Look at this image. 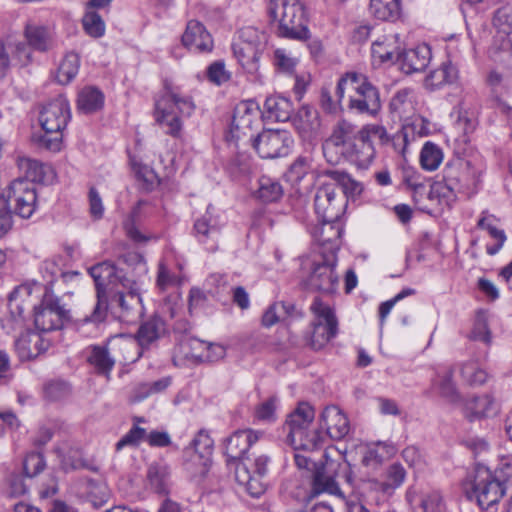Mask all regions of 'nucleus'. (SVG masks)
Here are the masks:
<instances>
[{"label": "nucleus", "mask_w": 512, "mask_h": 512, "mask_svg": "<svg viewBox=\"0 0 512 512\" xmlns=\"http://www.w3.org/2000/svg\"><path fill=\"white\" fill-rule=\"evenodd\" d=\"M120 260L126 268L104 261L89 269L95 281L97 302L87 321H103L108 310L125 323L135 322L142 316L140 292L148 272L146 261L137 252H129Z\"/></svg>", "instance_id": "1"}, {"label": "nucleus", "mask_w": 512, "mask_h": 512, "mask_svg": "<svg viewBox=\"0 0 512 512\" xmlns=\"http://www.w3.org/2000/svg\"><path fill=\"white\" fill-rule=\"evenodd\" d=\"M481 173V165L464 158L454 159L443 169V182H436L430 186L429 198H437L439 202L442 199L449 201L448 194L453 197L462 194L469 198L479 190Z\"/></svg>", "instance_id": "2"}, {"label": "nucleus", "mask_w": 512, "mask_h": 512, "mask_svg": "<svg viewBox=\"0 0 512 512\" xmlns=\"http://www.w3.org/2000/svg\"><path fill=\"white\" fill-rule=\"evenodd\" d=\"M512 466L509 463L491 472L483 465H477L464 483V491L470 500H475L481 509L494 508L506 492L511 481Z\"/></svg>", "instance_id": "3"}, {"label": "nucleus", "mask_w": 512, "mask_h": 512, "mask_svg": "<svg viewBox=\"0 0 512 512\" xmlns=\"http://www.w3.org/2000/svg\"><path fill=\"white\" fill-rule=\"evenodd\" d=\"M37 207L35 185L22 179H14L0 194V238L12 228V213L28 219Z\"/></svg>", "instance_id": "4"}, {"label": "nucleus", "mask_w": 512, "mask_h": 512, "mask_svg": "<svg viewBox=\"0 0 512 512\" xmlns=\"http://www.w3.org/2000/svg\"><path fill=\"white\" fill-rule=\"evenodd\" d=\"M336 96L339 102L347 98L348 109L358 114L374 117L381 110L378 88L360 73L348 72L343 75L337 83Z\"/></svg>", "instance_id": "5"}, {"label": "nucleus", "mask_w": 512, "mask_h": 512, "mask_svg": "<svg viewBox=\"0 0 512 512\" xmlns=\"http://www.w3.org/2000/svg\"><path fill=\"white\" fill-rule=\"evenodd\" d=\"M195 108L192 97L166 85L163 94L155 100L154 119L166 135L181 139L183 118L190 117Z\"/></svg>", "instance_id": "6"}, {"label": "nucleus", "mask_w": 512, "mask_h": 512, "mask_svg": "<svg viewBox=\"0 0 512 512\" xmlns=\"http://www.w3.org/2000/svg\"><path fill=\"white\" fill-rule=\"evenodd\" d=\"M268 12L278 36L299 41L309 39L305 8L300 0H270Z\"/></svg>", "instance_id": "7"}, {"label": "nucleus", "mask_w": 512, "mask_h": 512, "mask_svg": "<svg viewBox=\"0 0 512 512\" xmlns=\"http://www.w3.org/2000/svg\"><path fill=\"white\" fill-rule=\"evenodd\" d=\"M70 119V107L64 97H57L48 102L41 110L39 123L44 134L34 136L40 148L58 152L62 147V132Z\"/></svg>", "instance_id": "8"}, {"label": "nucleus", "mask_w": 512, "mask_h": 512, "mask_svg": "<svg viewBox=\"0 0 512 512\" xmlns=\"http://www.w3.org/2000/svg\"><path fill=\"white\" fill-rule=\"evenodd\" d=\"M33 311L34 325L39 333L62 329L71 319L70 310L47 285L40 303L34 306Z\"/></svg>", "instance_id": "9"}, {"label": "nucleus", "mask_w": 512, "mask_h": 512, "mask_svg": "<svg viewBox=\"0 0 512 512\" xmlns=\"http://www.w3.org/2000/svg\"><path fill=\"white\" fill-rule=\"evenodd\" d=\"M270 460L268 455L259 454L253 458L247 456L236 465V481L253 497H259L265 492L266 484L263 479L268 473Z\"/></svg>", "instance_id": "10"}, {"label": "nucleus", "mask_w": 512, "mask_h": 512, "mask_svg": "<svg viewBox=\"0 0 512 512\" xmlns=\"http://www.w3.org/2000/svg\"><path fill=\"white\" fill-rule=\"evenodd\" d=\"M310 309L315 319L309 345L314 350H320L336 336L338 322L333 309L318 297L314 299Z\"/></svg>", "instance_id": "11"}, {"label": "nucleus", "mask_w": 512, "mask_h": 512, "mask_svg": "<svg viewBox=\"0 0 512 512\" xmlns=\"http://www.w3.org/2000/svg\"><path fill=\"white\" fill-rule=\"evenodd\" d=\"M359 130L346 120L338 121L331 135L323 142L322 150L326 161L330 164H338L343 160V154L358 137Z\"/></svg>", "instance_id": "12"}, {"label": "nucleus", "mask_w": 512, "mask_h": 512, "mask_svg": "<svg viewBox=\"0 0 512 512\" xmlns=\"http://www.w3.org/2000/svg\"><path fill=\"white\" fill-rule=\"evenodd\" d=\"M293 143L290 132L280 129H267L254 139L253 147L261 158L275 159L287 156Z\"/></svg>", "instance_id": "13"}, {"label": "nucleus", "mask_w": 512, "mask_h": 512, "mask_svg": "<svg viewBox=\"0 0 512 512\" xmlns=\"http://www.w3.org/2000/svg\"><path fill=\"white\" fill-rule=\"evenodd\" d=\"M344 199L336 193L335 183L323 182L314 196L315 212L321 220L336 221L344 210Z\"/></svg>", "instance_id": "14"}, {"label": "nucleus", "mask_w": 512, "mask_h": 512, "mask_svg": "<svg viewBox=\"0 0 512 512\" xmlns=\"http://www.w3.org/2000/svg\"><path fill=\"white\" fill-rule=\"evenodd\" d=\"M295 464L299 469L310 470L314 467V473L312 477L311 490L309 493L310 498H314L322 493H328L331 495L344 497L343 492L338 486V483L330 475H327L324 466H316V464L307 456L300 453L294 454Z\"/></svg>", "instance_id": "15"}, {"label": "nucleus", "mask_w": 512, "mask_h": 512, "mask_svg": "<svg viewBox=\"0 0 512 512\" xmlns=\"http://www.w3.org/2000/svg\"><path fill=\"white\" fill-rule=\"evenodd\" d=\"M32 289L28 285L15 288L8 297V313L0 321L2 329L10 334L25 326V302L30 297Z\"/></svg>", "instance_id": "16"}, {"label": "nucleus", "mask_w": 512, "mask_h": 512, "mask_svg": "<svg viewBox=\"0 0 512 512\" xmlns=\"http://www.w3.org/2000/svg\"><path fill=\"white\" fill-rule=\"evenodd\" d=\"M264 435L261 431L243 429L235 431L225 440V454L228 461L242 462L249 449Z\"/></svg>", "instance_id": "17"}, {"label": "nucleus", "mask_w": 512, "mask_h": 512, "mask_svg": "<svg viewBox=\"0 0 512 512\" xmlns=\"http://www.w3.org/2000/svg\"><path fill=\"white\" fill-rule=\"evenodd\" d=\"M307 285L315 291L326 294L334 293L338 286V276L335 272L334 263L324 259L314 263L312 271L307 278Z\"/></svg>", "instance_id": "18"}, {"label": "nucleus", "mask_w": 512, "mask_h": 512, "mask_svg": "<svg viewBox=\"0 0 512 512\" xmlns=\"http://www.w3.org/2000/svg\"><path fill=\"white\" fill-rule=\"evenodd\" d=\"M214 441L205 431H200L192 441V447L187 451L190 454V462L187 470H191L192 464L198 465L196 474L204 476L210 465Z\"/></svg>", "instance_id": "19"}, {"label": "nucleus", "mask_w": 512, "mask_h": 512, "mask_svg": "<svg viewBox=\"0 0 512 512\" xmlns=\"http://www.w3.org/2000/svg\"><path fill=\"white\" fill-rule=\"evenodd\" d=\"M260 111L254 102H241L234 110L231 133L233 137L240 138L246 136L248 132L253 130L255 124L258 123Z\"/></svg>", "instance_id": "20"}, {"label": "nucleus", "mask_w": 512, "mask_h": 512, "mask_svg": "<svg viewBox=\"0 0 512 512\" xmlns=\"http://www.w3.org/2000/svg\"><path fill=\"white\" fill-rule=\"evenodd\" d=\"M402 49L398 33H387L378 37L371 47L373 61L378 64L395 63Z\"/></svg>", "instance_id": "21"}, {"label": "nucleus", "mask_w": 512, "mask_h": 512, "mask_svg": "<svg viewBox=\"0 0 512 512\" xmlns=\"http://www.w3.org/2000/svg\"><path fill=\"white\" fill-rule=\"evenodd\" d=\"M406 500L411 512H445V503L439 491L409 489Z\"/></svg>", "instance_id": "22"}, {"label": "nucleus", "mask_w": 512, "mask_h": 512, "mask_svg": "<svg viewBox=\"0 0 512 512\" xmlns=\"http://www.w3.org/2000/svg\"><path fill=\"white\" fill-rule=\"evenodd\" d=\"M183 45L193 52L204 53L213 49V39L205 26L197 20L187 23L186 30L182 35Z\"/></svg>", "instance_id": "23"}, {"label": "nucleus", "mask_w": 512, "mask_h": 512, "mask_svg": "<svg viewBox=\"0 0 512 512\" xmlns=\"http://www.w3.org/2000/svg\"><path fill=\"white\" fill-rule=\"evenodd\" d=\"M51 345L50 340L36 331H28L15 340V349L22 361H28L44 353Z\"/></svg>", "instance_id": "24"}, {"label": "nucleus", "mask_w": 512, "mask_h": 512, "mask_svg": "<svg viewBox=\"0 0 512 512\" xmlns=\"http://www.w3.org/2000/svg\"><path fill=\"white\" fill-rule=\"evenodd\" d=\"M220 230L219 219L217 216L213 215L211 207L208 206L205 214L196 219L193 234L200 243L210 244L209 249L215 250Z\"/></svg>", "instance_id": "25"}, {"label": "nucleus", "mask_w": 512, "mask_h": 512, "mask_svg": "<svg viewBox=\"0 0 512 512\" xmlns=\"http://www.w3.org/2000/svg\"><path fill=\"white\" fill-rule=\"evenodd\" d=\"M233 53L242 68L250 74L259 70V60L263 52L261 42L243 40L233 44Z\"/></svg>", "instance_id": "26"}, {"label": "nucleus", "mask_w": 512, "mask_h": 512, "mask_svg": "<svg viewBox=\"0 0 512 512\" xmlns=\"http://www.w3.org/2000/svg\"><path fill=\"white\" fill-rule=\"evenodd\" d=\"M430 60L431 49L428 45L422 44L409 50L401 49L397 63H399L400 69L404 73L411 74L423 71L430 63Z\"/></svg>", "instance_id": "27"}, {"label": "nucleus", "mask_w": 512, "mask_h": 512, "mask_svg": "<svg viewBox=\"0 0 512 512\" xmlns=\"http://www.w3.org/2000/svg\"><path fill=\"white\" fill-rule=\"evenodd\" d=\"M16 164L21 173L24 174L22 179H27L35 185V183H47L54 177L52 167L39 160L32 159L27 156H18Z\"/></svg>", "instance_id": "28"}, {"label": "nucleus", "mask_w": 512, "mask_h": 512, "mask_svg": "<svg viewBox=\"0 0 512 512\" xmlns=\"http://www.w3.org/2000/svg\"><path fill=\"white\" fill-rule=\"evenodd\" d=\"M24 36L28 45L37 52L46 53L56 48L55 32L44 25L27 24Z\"/></svg>", "instance_id": "29"}, {"label": "nucleus", "mask_w": 512, "mask_h": 512, "mask_svg": "<svg viewBox=\"0 0 512 512\" xmlns=\"http://www.w3.org/2000/svg\"><path fill=\"white\" fill-rule=\"evenodd\" d=\"M320 420L326 428V435L331 439L341 440L349 433V421L337 406H327L322 411Z\"/></svg>", "instance_id": "30"}, {"label": "nucleus", "mask_w": 512, "mask_h": 512, "mask_svg": "<svg viewBox=\"0 0 512 512\" xmlns=\"http://www.w3.org/2000/svg\"><path fill=\"white\" fill-rule=\"evenodd\" d=\"M375 148L371 141L362 137L358 132V137L352 145L343 154V159L350 161L359 168H367L375 157Z\"/></svg>", "instance_id": "31"}, {"label": "nucleus", "mask_w": 512, "mask_h": 512, "mask_svg": "<svg viewBox=\"0 0 512 512\" xmlns=\"http://www.w3.org/2000/svg\"><path fill=\"white\" fill-rule=\"evenodd\" d=\"M314 409L308 403H300L298 407L289 414L285 426L288 429L287 440L295 436H300L301 433L310 428L314 420Z\"/></svg>", "instance_id": "32"}, {"label": "nucleus", "mask_w": 512, "mask_h": 512, "mask_svg": "<svg viewBox=\"0 0 512 512\" xmlns=\"http://www.w3.org/2000/svg\"><path fill=\"white\" fill-rule=\"evenodd\" d=\"M293 123L303 140L312 141L317 137L320 121L316 110L308 106L301 107Z\"/></svg>", "instance_id": "33"}, {"label": "nucleus", "mask_w": 512, "mask_h": 512, "mask_svg": "<svg viewBox=\"0 0 512 512\" xmlns=\"http://www.w3.org/2000/svg\"><path fill=\"white\" fill-rule=\"evenodd\" d=\"M454 369L450 366H444L437 369L435 377L432 380V387L438 394L448 402L455 403L459 401L460 396L453 381Z\"/></svg>", "instance_id": "34"}, {"label": "nucleus", "mask_w": 512, "mask_h": 512, "mask_svg": "<svg viewBox=\"0 0 512 512\" xmlns=\"http://www.w3.org/2000/svg\"><path fill=\"white\" fill-rule=\"evenodd\" d=\"M293 112L292 102L283 96H269L264 103V115L269 120L286 122Z\"/></svg>", "instance_id": "35"}, {"label": "nucleus", "mask_w": 512, "mask_h": 512, "mask_svg": "<svg viewBox=\"0 0 512 512\" xmlns=\"http://www.w3.org/2000/svg\"><path fill=\"white\" fill-rule=\"evenodd\" d=\"M499 220L487 211H483L477 222V227L486 230L488 234L496 240V244L487 246L486 250L489 255L497 254L506 241L504 230L498 227Z\"/></svg>", "instance_id": "36"}, {"label": "nucleus", "mask_w": 512, "mask_h": 512, "mask_svg": "<svg viewBox=\"0 0 512 512\" xmlns=\"http://www.w3.org/2000/svg\"><path fill=\"white\" fill-rule=\"evenodd\" d=\"M82 494L94 506L100 507L105 504L110 496L107 485L101 480L85 478L81 480Z\"/></svg>", "instance_id": "37"}, {"label": "nucleus", "mask_w": 512, "mask_h": 512, "mask_svg": "<svg viewBox=\"0 0 512 512\" xmlns=\"http://www.w3.org/2000/svg\"><path fill=\"white\" fill-rule=\"evenodd\" d=\"M458 78V70L451 62H444L439 68L431 71L425 78V86L431 90L445 84L454 83Z\"/></svg>", "instance_id": "38"}, {"label": "nucleus", "mask_w": 512, "mask_h": 512, "mask_svg": "<svg viewBox=\"0 0 512 512\" xmlns=\"http://www.w3.org/2000/svg\"><path fill=\"white\" fill-rule=\"evenodd\" d=\"M104 104V95L96 87L86 86L80 90L77 99L79 111L89 114L101 109Z\"/></svg>", "instance_id": "39"}, {"label": "nucleus", "mask_w": 512, "mask_h": 512, "mask_svg": "<svg viewBox=\"0 0 512 512\" xmlns=\"http://www.w3.org/2000/svg\"><path fill=\"white\" fill-rule=\"evenodd\" d=\"M255 195L264 203L276 202L283 195V187L278 180L263 175L258 180V189Z\"/></svg>", "instance_id": "40"}, {"label": "nucleus", "mask_w": 512, "mask_h": 512, "mask_svg": "<svg viewBox=\"0 0 512 512\" xmlns=\"http://www.w3.org/2000/svg\"><path fill=\"white\" fill-rule=\"evenodd\" d=\"M294 450L314 451L319 449L324 441L325 435L318 429H306L300 436H295L288 440Z\"/></svg>", "instance_id": "41"}, {"label": "nucleus", "mask_w": 512, "mask_h": 512, "mask_svg": "<svg viewBox=\"0 0 512 512\" xmlns=\"http://www.w3.org/2000/svg\"><path fill=\"white\" fill-rule=\"evenodd\" d=\"M87 359L99 374L105 376H109L115 365V359L106 346H92Z\"/></svg>", "instance_id": "42"}, {"label": "nucleus", "mask_w": 512, "mask_h": 512, "mask_svg": "<svg viewBox=\"0 0 512 512\" xmlns=\"http://www.w3.org/2000/svg\"><path fill=\"white\" fill-rule=\"evenodd\" d=\"M466 410L472 420L474 418L488 417L496 414L497 405L491 396L481 395L468 401Z\"/></svg>", "instance_id": "43"}, {"label": "nucleus", "mask_w": 512, "mask_h": 512, "mask_svg": "<svg viewBox=\"0 0 512 512\" xmlns=\"http://www.w3.org/2000/svg\"><path fill=\"white\" fill-rule=\"evenodd\" d=\"M165 331V324L161 318L154 317L144 322L138 329L137 340L141 347L150 345Z\"/></svg>", "instance_id": "44"}, {"label": "nucleus", "mask_w": 512, "mask_h": 512, "mask_svg": "<svg viewBox=\"0 0 512 512\" xmlns=\"http://www.w3.org/2000/svg\"><path fill=\"white\" fill-rule=\"evenodd\" d=\"M324 176L329 178L332 183H335L336 189L337 186L341 187L347 197L358 195L362 191L361 184L352 179L345 171L329 169L324 171Z\"/></svg>", "instance_id": "45"}, {"label": "nucleus", "mask_w": 512, "mask_h": 512, "mask_svg": "<svg viewBox=\"0 0 512 512\" xmlns=\"http://www.w3.org/2000/svg\"><path fill=\"white\" fill-rule=\"evenodd\" d=\"M79 67L80 58L78 54L74 52L67 53L58 67L57 82L62 85L69 84L78 74Z\"/></svg>", "instance_id": "46"}, {"label": "nucleus", "mask_w": 512, "mask_h": 512, "mask_svg": "<svg viewBox=\"0 0 512 512\" xmlns=\"http://www.w3.org/2000/svg\"><path fill=\"white\" fill-rule=\"evenodd\" d=\"M369 9L371 14L379 20H392L399 15L400 0H370Z\"/></svg>", "instance_id": "47"}, {"label": "nucleus", "mask_w": 512, "mask_h": 512, "mask_svg": "<svg viewBox=\"0 0 512 512\" xmlns=\"http://www.w3.org/2000/svg\"><path fill=\"white\" fill-rule=\"evenodd\" d=\"M169 471L167 466L152 463L147 470V479L157 493H165L168 486Z\"/></svg>", "instance_id": "48"}, {"label": "nucleus", "mask_w": 512, "mask_h": 512, "mask_svg": "<svg viewBox=\"0 0 512 512\" xmlns=\"http://www.w3.org/2000/svg\"><path fill=\"white\" fill-rule=\"evenodd\" d=\"M294 305L286 302H275L270 305L262 316V324L265 327H271L284 319L285 316L291 315Z\"/></svg>", "instance_id": "49"}, {"label": "nucleus", "mask_w": 512, "mask_h": 512, "mask_svg": "<svg viewBox=\"0 0 512 512\" xmlns=\"http://www.w3.org/2000/svg\"><path fill=\"white\" fill-rule=\"evenodd\" d=\"M443 159L442 150L432 142H426L420 153V163L423 169L436 170Z\"/></svg>", "instance_id": "50"}, {"label": "nucleus", "mask_w": 512, "mask_h": 512, "mask_svg": "<svg viewBox=\"0 0 512 512\" xmlns=\"http://www.w3.org/2000/svg\"><path fill=\"white\" fill-rule=\"evenodd\" d=\"M430 132L429 122L423 117L417 115L407 120L401 129V137L403 141L408 142L409 137H423Z\"/></svg>", "instance_id": "51"}, {"label": "nucleus", "mask_w": 512, "mask_h": 512, "mask_svg": "<svg viewBox=\"0 0 512 512\" xmlns=\"http://www.w3.org/2000/svg\"><path fill=\"white\" fill-rule=\"evenodd\" d=\"M322 225L320 227L315 228L313 235L315 239L321 245L333 244L336 243L341 237V228L338 224H335V221H324L321 220Z\"/></svg>", "instance_id": "52"}, {"label": "nucleus", "mask_w": 512, "mask_h": 512, "mask_svg": "<svg viewBox=\"0 0 512 512\" xmlns=\"http://www.w3.org/2000/svg\"><path fill=\"white\" fill-rule=\"evenodd\" d=\"M460 373L464 381L470 386L482 385L486 382L488 374L479 367L475 361H468L461 365Z\"/></svg>", "instance_id": "53"}, {"label": "nucleus", "mask_w": 512, "mask_h": 512, "mask_svg": "<svg viewBox=\"0 0 512 512\" xmlns=\"http://www.w3.org/2000/svg\"><path fill=\"white\" fill-rule=\"evenodd\" d=\"M82 24L85 32L93 38H100L105 33V23L95 11H87L83 16Z\"/></svg>", "instance_id": "54"}, {"label": "nucleus", "mask_w": 512, "mask_h": 512, "mask_svg": "<svg viewBox=\"0 0 512 512\" xmlns=\"http://www.w3.org/2000/svg\"><path fill=\"white\" fill-rule=\"evenodd\" d=\"M146 202L143 200H139L135 207L131 211L130 219L124 223V229L126 231V235L129 239H131L135 243H145L149 237L144 235L135 225V220L139 215L140 208Z\"/></svg>", "instance_id": "55"}, {"label": "nucleus", "mask_w": 512, "mask_h": 512, "mask_svg": "<svg viewBox=\"0 0 512 512\" xmlns=\"http://www.w3.org/2000/svg\"><path fill=\"white\" fill-rule=\"evenodd\" d=\"M146 429L133 424L130 430L116 443L115 450L118 452L125 447L136 448L142 441H145Z\"/></svg>", "instance_id": "56"}, {"label": "nucleus", "mask_w": 512, "mask_h": 512, "mask_svg": "<svg viewBox=\"0 0 512 512\" xmlns=\"http://www.w3.org/2000/svg\"><path fill=\"white\" fill-rule=\"evenodd\" d=\"M273 63L279 72L292 75L298 64V58L293 57L285 49L279 48L274 51Z\"/></svg>", "instance_id": "57"}, {"label": "nucleus", "mask_w": 512, "mask_h": 512, "mask_svg": "<svg viewBox=\"0 0 512 512\" xmlns=\"http://www.w3.org/2000/svg\"><path fill=\"white\" fill-rule=\"evenodd\" d=\"M406 477L405 469L401 464L394 463L387 470V481L381 484V490L388 493L402 485Z\"/></svg>", "instance_id": "58"}, {"label": "nucleus", "mask_w": 512, "mask_h": 512, "mask_svg": "<svg viewBox=\"0 0 512 512\" xmlns=\"http://www.w3.org/2000/svg\"><path fill=\"white\" fill-rule=\"evenodd\" d=\"M390 107L399 116L406 115L413 108L412 92L407 89L398 91L391 99Z\"/></svg>", "instance_id": "59"}, {"label": "nucleus", "mask_w": 512, "mask_h": 512, "mask_svg": "<svg viewBox=\"0 0 512 512\" xmlns=\"http://www.w3.org/2000/svg\"><path fill=\"white\" fill-rule=\"evenodd\" d=\"M310 169L311 160L308 157L299 156L290 165L286 175L289 181L297 183L307 175Z\"/></svg>", "instance_id": "60"}, {"label": "nucleus", "mask_w": 512, "mask_h": 512, "mask_svg": "<svg viewBox=\"0 0 512 512\" xmlns=\"http://www.w3.org/2000/svg\"><path fill=\"white\" fill-rule=\"evenodd\" d=\"M133 170L137 179L143 182L146 190H152L159 184L158 175L151 167L141 163H134Z\"/></svg>", "instance_id": "61"}, {"label": "nucleus", "mask_w": 512, "mask_h": 512, "mask_svg": "<svg viewBox=\"0 0 512 512\" xmlns=\"http://www.w3.org/2000/svg\"><path fill=\"white\" fill-rule=\"evenodd\" d=\"M46 466L44 457L38 452L29 453L23 462V470L26 477L32 478L44 470Z\"/></svg>", "instance_id": "62"}, {"label": "nucleus", "mask_w": 512, "mask_h": 512, "mask_svg": "<svg viewBox=\"0 0 512 512\" xmlns=\"http://www.w3.org/2000/svg\"><path fill=\"white\" fill-rule=\"evenodd\" d=\"M359 131L361 132L362 137L371 141L372 144L375 140H377L381 145L388 144L391 141L385 127L382 125L368 124L363 126Z\"/></svg>", "instance_id": "63"}, {"label": "nucleus", "mask_w": 512, "mask_h": 512, "mask_svg": "<svg viewBox=\"0 0 512 512\" xmlns=\"http://www.w3.org/2000/svg\"><path fill=\"white\" fill-rule=\"evenodd\" d=\"M32 50L28 43H16L11 50V63L20 67L29 65L32 62Z\"/></svg>", "instance_id": "64"}]
</instances>
